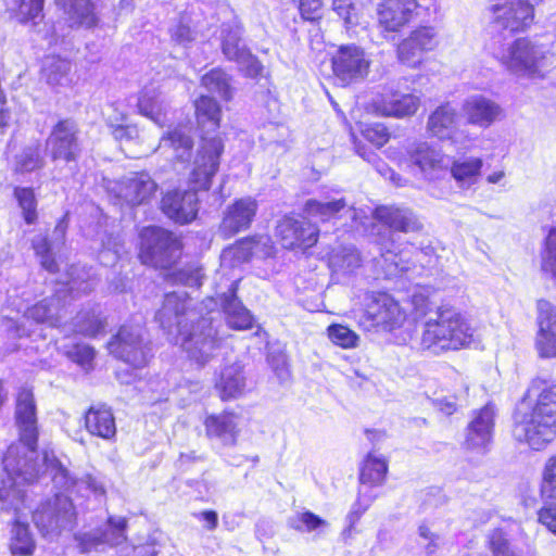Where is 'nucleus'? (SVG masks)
<instances>
[{"instance_id": "21", "label": "nucleus", "mask_w": 556, "mask_h": 556, "mask_svg": "<svg viewBox=\"0 0 556 556\" xmlns=\"http://www.w3.org/2000/svg\"><path fill=\"white\" fill-rule=\"evenodd\" d=\"M403 161L407 167L424 174L443 170L446 166V155L434 144L416 140L405 148Z\"/></svg>"}, {"instance_id": "1", "label": "nucleus", "mask_w": 556, "mask_h": 556, "mask_svg": "<svg viewBox=\"0 0 556 556\" xmlns=\"http://www.w3.org/2000/svg\"><path fill=\"white\" fill-rule=\"evenodd\" d=\"M520 403L525 409L513 414V439L532 451L545 450L556 439V383L532 379Z\"/></svg>"}, {"instance_id": "60", "label": "nucleus", "mask_w": 556, "mask_h": 556, "mask_svg": "<svg viewBox=\"0 0 556 556\" xmlns=\"http://www.w3.org/2000/svg\"><path fill=\"white\" fill-rule=\"evenodd\" d=\"M493 556H509V544L502 530H494L488 542Z\"/></svg>"}, {"instance_id": "31", "label": "nucleus", "mask_w": 556, "mask_h": 556, "mask_svg": "<svg viewBox=\"0 0 556 556\" xmlns=\"http://www.w3.org/2000/svg\"><path fill=\"white\" fill-rule=\"evenodd\" d=\"M463 112L467 124L488 128L500 116L501 108L483 96H473L464 102Z\"/></svg>"}, {"instance_id": "39", "label": "nucleus", "mask_w": 556, "mask_h": 556, "mask_svg": "<svg viewBox=\"0 0 556 556\" xmlns=\"http://www.w3.org/2000/svg\"><path fill=\"white\" fill-rule=\"evenodd\" d=\"M13 198L21 210V216L26 225H35L39 220L38 200L36 191L29 186H15Z\"/></svg>"}, {"instance_id": "17", "label": "nucleus", "mask_w": 556, "mask_h": 556, "mask_svg": "<svg viewBox=\"0 0 556 556\" xmlns=\"http://www.w3.org/2000/svg\"><path fill=\"white\" fill-rule=\"evenodd\" d=\"M417 0H381L377 5V23L383 33L402 31L418 15Z\"/></svg>"}, {"instance_id": "18", "label": "nucleus", "mask_w": 556, "mask_h": 556, "mask_svg": "<svg viewBox=\"0 0 556 556\" xmlns=\"http://www.w3.org/2000/svg\"><path fill=\"white\" fill-rule=\"evenodd\" d=\"M539 494L542 506L536 511L538 522L556 535V454L544 464Z\"/></svg>"}, {"instance_id": "37", "label": "nucleus", "mask_w": 556, "mask_h": 556, "mask_svg": "<svg viewBox=\"0 0 556 556\" xmlns=\"http://www.w3.org/2000/svg\"><path fill=\"white\" fill-rule=\"evenodd\" d=\"M194 118L200 128L218 129L222 126L223 109L219 102L210 94H200L193 101Z\"/></svg>"}, {"instance_id": "11", "label": "nucleus", "mask_w": 556, "mask_h": 556, "mask_svg": "<svg viewBox=\"0 0 556 556\" xmlns=\"http://www.w3.org/2000/svg\"><path fill=\"white\" fill-rule=\"evenodd\" d=\"M275 235L282 248L289 251H306L315 247L319 240L317 225L291 215H285L278 220Z\"/></svg>"}, {"instance_id": "38", "label": "nucleus", "mask_w": 556, "mask_h": 556, "mask_svg": "<svg viewBox=\"0 0 556 556\" xmlns=\"http://www.w3.org/2000/svg\"><path fill=\"white\" fill-rule=\"evenodd\" d=\"M47 0H14L12 15L23 26H38L46 17Z\"/></svg>"}, {"instance_id": "49", "label": "nucleus", "mask_w": 556, "mask_h": 556, "mask_svg": "<svg viewBox=\"0 0 556 556\" xmlns=\"http://www.w3.org/2000/svg\"><path fill=\"white\" fill-rule=\"evenodd\" d=\"M328 339L337 346L350 350L355 349L359 342V336L350 327L333 323L327 327Z\"/></svg>"}, {"instance_id": "56", "label": "nucleus", "mask_w": 556, "mask_h": 556, "mask_svg": "<svg viewBox=\"0 0 556 556\" xmlns=\"http://www.w3.org/2000/svg\"><path fill=\"white\" fill-rule=\"evenodd\" d=\"M163 273L164 279L173 285L187 286L192 281L200 283L199 269L197 268H176L175 266L173 269L164 270Z\"/></svg>"}, {"instance_id": "22", "label": "nucleus", "mask_w": 556, "mask_h": 556, "mask_svg": "<svg viewBox=\"0 0 556 556\" xmlns=\"http://www.w3.org/2000/svg\"><path fill=\"white\" fill-rule=\"evenodd\" d=\"M83 427L93 438L114 442L117 435L116 418L113 408L106 403L97 402L83 414Z\"/></svg>"}, {"instance_id": "25", "label": "nucleus", "mask_w": 556, "mask_h": 556, "mask_svg": "<svg viewBox=\"0 0 556 556\" xmlns=\"http://www.w3.org/2000/svg\"><path fill=\"white\" fill-rule=\"evenodd\" d=\"M538 326L535 346L541 357H556V308L547 301L538 302Z\"/></svg>"}, {"instance_id": "3", "label": "nucleus", "mask_w": 556, "mask_h": 556, "mask_svg": "<svg viewBox=\"0 0 556 556\" xmlns=\"http://www.w3.org/2000/svg\"><path fill=\"white\" fill-rule=\"evenodd\" d=\"M473 341L470 325L451 307H439L437 317L426 321L420 344L424 350L440 354L465 349Z\"/></svg>"}, {"instance_id": "28", "label": "nucleus", "mask_w": 556, "mask_h": 556, "mask_svg": "<svg viewBox=\"0 0 556 556\" xmlns=\"http://www.w3.org/2000/svg\"><path fill=\"white\" fill-rule=\"evenodd\" d=\"M374 111L381 116L397 118L414 115L419 108V99L410 93L387 90L372 102Z\"/></svg>"}, {"instance_id": "27", "label": "nucleus", "mask_w": 556, "mask_h": 556, "mask_svg": "<svg viewBox=\"0 0 556 556\" xmlns=\"http://www.w3.org/2000/svg\"><path fill=\"white\" fill-rule=\"evenodd\" d=\"M72 28L93 29L100 25L94 0H53Z\"/></svg>"}, {"instance_id": "59", "label": "nucleus", "mask_w": 556, "mask_h": 556, "mask_svg": "<svg viewBox=\"0 0 556 556\" xmlns=\"http://www.w3.org/2000/svg\"><path fill=\"white\" fill-rule=\"evenodd\" d=\"M77 546L81 553H90L98 546L105 544L106 538L100 531L98 533H83L76 536Z\"/></svg>"}, {"instance_id": "36", "label": "nucleus", "mask_w": 556, "mask_h": 556, "mask_svg": "<svg viewBox=\"0 0 556 556\" xmlns=\"http://www.w3.org/2000/svg\"><path fill=\"white\" fill-rule=\"evenodd\" d=\"M37 544L27 522L14 519L11 521L8 549L13 556H33Z\"/></svg>"}, {"instance_id": "2", "label": "nucleus", "mask_w": 556, "mask_h": 556, "mask_svg": "<svg viewBox=\"0 0 556 556\" xmlns=\"http://www.w3.org/2000/svg\"><path fill=\"white\" fill-rule=\"evenodd\" d=\"M190 302L191 299L186 292L165 293L163 303L155 314V320L164 330L170 331L175 327L190 358L204 365L211 359L212 352L219 346V342L211 319L200 317L188 327L186 317L193 312Z\"/></svg>"}, {"instance_id": "7", "label": "nucleus", "mask_w": 556, "mask_h": 556, "mask_svg": "<svg viewBox=\"0 0 556 556\" xmlns=\"http://www.w3.org/2000/svg\"><path fill=\"white\" fill-rule=\"evenodd\" d=\"M45 143L47 155L53 164H77L81 157L80 129L73 118H59L51 126Z\"/></svg>"}, {"instance_id": "10", "label": "nucleus", "mask_w": 556, "mask_h": 556, "mask_svg": "<svg viewBox=\"0 0 556 556\" xmlns=\"http://www.w3.org/2000/svg\"><path fill=\"white\" fill-rule=\"evenodd\" d=\"M406 313L388 292L376 291L366 296L362 323L368 328L393 331L403 326Z\"/></svg>"}, {"instance_id": "32", "label": "nucleus", "mask_w": 556, "mask_h": 556, "mask_svg": "<svg viewBox=\"0 0 556 556\" xmlns=\"http://www.w3.org/2000/svg\"><path fill=\"white\" fill-rule=\"evenodd\" d=\"M222 307L228 328L237 331H244L253 328L255 323L254 316L237 296L236 287H233L229 294L225 296Z\"/></svg>"}, {"instance_id": "29", "label": "nucleus", "mask_w": 556, "mask_h": 556, "mask_svg": "<svg viewBox=\"0 0 556 556\" xmlns=\"http://www.w3.org/2000/svg\"><path fill=\"white\" fill-rule=\"evenodd\" d=\"M232 256L239 263H249L254 257L263 260L275 257L276 248L269 236L249 235L233 242Z\"/></svg>"}, {"instance_id": "45", "label": "nucleus", "mask_w": 556, "mask_h": 556, "mask_svg": "<svg viewBox=\"0 0 556 556\" xmlns=\"http://www.w3.org/2000/svg\"><path fill=\"white\" fill-rule=\"evenodd\" d=\"M345 206L346 201L343 198L330 202H320L315 199H309L305 202L304 210L307 214L318 217L321 223H327L337 218Z\"/></svg>"}, {"instance_id": "33", "label": "nucleus", "mask_w": 556, "mask_h": 556, "mask_svg": "<svg viewBox=\"0 0 556 556\" xmlns=\"http://www.w3.org/2000/svg\"><path fill=\"white\" fill-rule=\"evenodd\" d=\"M391 138L389 129L381 123L365 124L359 128V134L353 136L356 152L364 159L369 160L372 154L368 148L380 149Z\"/></svg>"}, {"instance_id": "23", "label": "nucleus", "mask_w": 556, "mask_h": 556, "mask_svg": "<svg viewBox=\"0 0 556 556\" xmlns=\"http://www.w3.org/2000/svg\"><path fill=\"white\" fill-rule=\"evenodd\" d=\"M493 429L494 410L485 405L473 413V418L466 428L463 447L469 452H486L492 442Z\"/></svg>"}, {"instance_id": "12", "label": "nucleus", "mask_w": 556, "mask_h": 556, "mask_svg": "<svg viewBox=\"0 0 556 556\" xmlns=\"http://www.w3.org/2000/svg\"><path fill=\"white\" fill-rule=\"evenodd\" d=\"M75 518L76 511L72 500L62 495L41 502L31 513L33 522L43 536Z\"/></svg>"}, {"instance_id": "19", "label": "nucleus", "mask_w": 556, "mask_h": 556, "mask_svg": "<svg viewBox=\"0 0 556 556\" xmlns=\"http://www.w3.org/2000/svg\"><path fill=\"white\" fill-rule=\"evenodd\" d=\"M257 201L251 197L235 199L224 212L219 224L222 236L229 239L250 229L257 214Z\"/></svg>"}, {"instance_id": "34", "label": "nucleus", "mask_w": 556, "mask_h": 556, "mask_svg": "<svg viewBox=\"0 0 556 556\" xmlns=\"http://www.w3.org/2000/svg\"><path fill=\"white\" fill-rule=\"evenodd\" d=\"M245 377L241 366L231 364L223 368L215 389L223 402L240 397L243 394Z\"/></svg>"}, {"instance_id": "63", "label": "nucleus", "mask_w": 556, "mask_h": 556, "mask_svg": "<svg viewBox=\"0 0 556 556\" xmlns=\"http://www.w3.org/2000/svg\"><path fill=\"white\" fill-rule=\"evenodd\" d=\"M170 36L175 41H177L179 43L185 42V41H190L191 40V30L188 26L180 24L172 30Z\"/></svg>"}, {"instance_id": "5", "label": "nucleus", "mask_w": 556, "mask_h": 556, "mask_svg": "<svg viewBox=\"0 0 556 556\" xmlns=\"http://www.w3.org/2000/svg\"><path fill=\"white\" fill-rule=\"evenodd\" d=\"M224 151L225 144L220 136L201 138L187 178L188 188L192 193L206 192L211 189L219 170Z\"/></svg>"}, {"instance_id": "40", "label": "nucleus", "mask_w": 556, "mask_h": 556, "mask_svg": "<svg viewBox=\"0 0 556 556\" xmlns=\"http://www.w3.org/2000/svg\"><path fill=\"white\" fill-rule=\"evenodd\" d=\"M200 84L206 90L217 92L222 100L226 102L233 98L231 77L219 66L204 73L200 78Z\"/></svg>"}, {"instance_id": "53", "label": "nucleus", "mask_w": 556, "mask_h": 556, "mask_svg": "<svg viewBox=\"0 0 556 556\" xmlns=\"http://www.w3.org/2000/svg\"><path fill=\"white\" fill-rule=\"evenodd\" d=\"M326 525L327 521L325 519L311 510L301 511L290 520V527L299 532H311L318 528L325 527Z\"/></svg>"}, {"instance_id": "42", "label": "nucleus", "mask_w": 556, "mask_h": 556, "mask_svg": "<svg viewBox=\"0 0 556 556\" xmlns=\"http://www.w3.org/2000/svg\"><path fill=\"white\" fill-rule=\"evenodd\" d=\"M160 142L165 143L167 148L175 152L174 161L176 162L185 161L179 152L186 153L187 156H190L194 148V140L192 136L182 130L180 126L165 131L161 136Z\"/></svg>"}, {"instance_id": "14", "label": "nucleus", "mask_w": 556, "mask_h": 556, "mask_svg": "<svg viewBox=\"0 0 556 556\" xmlns=\"http://www.w3.org/2000/svg\"><path fill=\"white\" fill-rule=\"evenodd\" d=\"M15 424L20 430L23 444L30 451H36L38 444L37 405L30 387H21L15 394Z\"/></svg>"}, {"instance_id": "54", "label": "nucleus", "mask_w": 556, "mask_h": 556, "mask_svg": "<svg viewBox=\"0 0 556 556\" xmlns=\"http://www.w3.org/2000/svg\"><path fill=\"white\" fill-rule=\"evenodd\" d=\"M43 76L49 85L58 86L62 79L67 77L71 72L70 62L60 56L53 58V61L43 70Z\"/></svg>"}, {"instance_id": "13", "label": "nucleus", "mask_w": 556, "mask_h": 556, "mask_svg": "<svg viewBox=\"0 0 556 556\" xmlns=\"http://www.w3.org/2000/svg\"><path fill=\"white\" fill-rule=\"evenodd\" d=\"M369 65L365 51L354 43L340 46L331 56L332 74L344 86L367 76Z\"/></svg>"}, {"instance_id": "15", "label": "nucleus", "mask_w": 556, "mask_h": 556, "mask_svg": "<svg viewBox=\"0 0 556 556\" xmlns=\"http://www.w3.org/2000/svg\"><path fill=\"white\" fill-rule=\"evenodd\" d=\"M109 352L116 358L135 368L147 365V345L139 333L128 325L118 327L115 334L106 343Z\"/></svg>"}, {"instance_id": "16", "label": "nucleus", "mask_w": 556, "mask_h": 556, "mask_svg": "<svg viewBox=\"0 0 556 556\" xmlns=\"http://www.w3.org/2000/svg\"><path fill=\"white\" fill-rule=\"evenodd\" d=\"M157 190V184L148 172H134L117 182L116 198L126 206L135 208L149 205L155 199Z\"/></svg>"}, {"instance_id": "26", "label": "nucleus", "mask_w": 556, "mask_h": 556, "mask_svg": "<svg viewBox=\"0 0 556 556\" xmlns=\"http://www.w3.org/2000/svg\"><path fill=\"white\" fill-rule=\"evenodd\" d=\"M371 216L378 225L391 232L408 233L421 229L420 223L412 211L396 205H377Z\"/></svg>"}, {"instance_id": "57", "label": "nucleus", "mask_w": 556, "mask_h": 556, "mask_svg": "<svg viewBox=\"0 0 556 556\" xmlns=\"http://www.w3.org/2000/svg\"><path fill=\"white\" fill-rule=\"evenodd\" d=\"M542 270L556 277V228H552L545 239V255L542 261Z\"/></svg>"}, {"instance_id": "51", "label": "nucleus", "mask_w": 556, "mask_h": 556, "mask_svg": "<svg viewBox=\"0 0 556 556\" xmlns=\"http://www.w3.org/2000/svg\"><path fill=\"white\" fill-rule=\"evenodd\" d=\"M108 530H100L105 535V544L109 546H118L127 542L128 520L125 517L116 518L109 516L106 518Z\"/></svg>"}, {"instance_id": "20", "label": "nucleus", "mask_w": 556, "mask_h": 556, "mask_svg": "<svg viewBox=\"0 0 556 556\" xmlns=\"http://www.w3.org/2000/svg\"><path fill=\"white\" fill-rule=\"evenodd\" d=\"M198 193H192L190 189L168 190L161 200V211L163 214L178 225H189L199 213Z\"/></svg>"}, {"instance_id": "9", "label": "nucleus", "mask_w": 556, "mask_h": 556, "mask_svg": "<svg viewBox=\"0 0 556 556\" xmlns=\"http://www.w3.org/2000/svg\"><path fill=\"white\" fill-rule=\"evenodd\" d=\"M440 41V33L434 25H417L395 45L396 59L408 67H418L439 47Z\"/></svg>"}, {"instance_id": "61", "label": "nucleus", "mask_w": 556, "mask_h": 556, "mask_svg": "<svg viewBox=\"0 0 556 556\" xmlns=\"http://www.w3.org/2000/svg\"><path fill=\"white\" fill-rule=\"evenodd\" d=\"M27 317L37 324H42L51 318V304L48 300H41L27 308Z\"/></svg>"}, {"instance_id": "6", "label": "nucleus", "mask_w": 556, "mask_h": 556, "mask_svg": "<svg viewBox=\"0 0 556 556\" xmlns=\"http://www.w3.org/2000/svg\"><path fill=\"white\" fill-rule=\"evenodd\" d=\"M486 12L490 26L510 35L527 31L535 20V8L531 0H491Z\"/></svg>"}, {"instance_id": "55", "label": "nucleus", "mask_w": 556, "mask_h": 556, "mask_svg": "<svg viewBox=\"0 0 556 556\" xmlns=\"http://www.w3.org/2000/svg\"><path fill=\"white\" fill-rule=\"evenodd\" d=\"M369 504H364L357 498L353 504L352 509L346 516L348 525L342 530V539L346 542L357 532L356 526L359 522L363 515L368 510Z\"/></svg>"}, {"instance_id": "8", "label": "nucleus", "mask_w": 556, "mask_h": 556, "mask_svg": "<svg viewBox=\"0 0 556 556\" xmlns=\"http://www.w3.org/2000/svg\"><path fill=\"white\" fill-rule=\"evenodd\" d=\"M546 54L544 47L530 37H518L511 41L507 53L498 58V62L510 72L542 78Z\"/></svg>"}, {"instance_id": "47", "label": "nucleus", "mask_w": 556, "mask_h": 556, "mask_svg": "<svg viewBox=\"0 0 556 556\" xmlns=\"http://www.w3.org/2000/svg\"><path fill=\"white\" fill-rule=\"evenodd\" d=\"M483 161L480 157L454 161L451 165L452 177L457 182H473L480 175Z\"/></svg>"}, {"instance_id": "4", "label": "nucleus", "mask_w": 556, "mask_h": 556, "mask_svg": "<svg viewBox=\"0 0 556 556\" xmlns=\"http://www.w3.org/2000/svg\"><path fill=\"white\" fill-rule=\"evenodd\" d=\"M184 237L157 225L142 227L138 232L137 257L155 270L173 269L182 258Z\"/></svg>"}, {"instance_id": "48", "label": "nucleus", "mask_w": 556, "mask_h": 556, "mask_svg": "<svg viewBox=\"0 0 556 556\" xmlns=\"http://www.w3.org/2000/svg\"><path fill=\"white\" fill-rule=\"evenodd\" d=\"M298 9L301 20L312 25H319L327 11L325 0H291Z\"/></svg>"}, {"instance_id": "35", "label": "nucleus", "mask_w": 556, "mask_h": 556, "mask_svg": "<svg viewBox=\"0 0 556 556\" xmlns=\"http://www.w3.org/2000/svg\"><path fill=\"white\" fill-rule=\"evenodd\" d=\"M389 462L386 457L367 453L362 459L358 468V481L361 484L370 488L380 486L387 481Z\"/></svg>"}, {"instance_id": "62", "label": "nucleus", "mask_w": 556, "mask_h": 556, "mask_svg": "<svg viewBox=\"0 0 556 556\" xmlns=\"http://www.w3.org/2000/svg\"><path fill=\"white\" fill-rule=\"evenodd\" d=\"M197 519L204 522V528L208 531H213L218 526V515L213 509H206L193 515Z\"/></svg>"}, {"instance_id": "52", "label": "nucleus", "mask_w": 556, "mask_h": 556, "mask_svg": "<svg viewBox=\"0 0 556 556\" xmlns=\"http://www.w3.org/2000/svg\"><path fill=\"white\" fill-rule=\"evenodd\" d=\"M126 121V113H121L119 118L116 121H106V126L109 127L111 135L117 141H129L138 137L137 126L134 124H127L125 123Z\"/></svg>"}, {"instance_id": "30", "label": "nucleus", "mask_w": 556, "mask_h": 556, "mask_svg": "<svg viewBox=\"0 0 556 556\" xmlns=\"http://www.w3.org/2000/svg\"><path fill=\"white\" fill-rule=\"evenodd\" d=\"M237 414L232 410H223L210 414L203 420L205 435L208 439H219L225 444L235 445L239 435Z\"/></svg>"}, {"instance_id": "24", "label": "nucleus", "mask_w": 556, "mask_h": 556, "mask_svg": "<svg viewBox=\"0 0 556 556\" xmlns=\"http://www.w3.org/2000/svg\"><path fill=\"white\" fill-rule=\"evenodd\" d=\"M459 112L450 101L435 106L427 117L426 130L430 138L439 141H456Z\"/></svg>"}, {"instance_id": "58", "label": "nucleus", "mask_w": 556, "mask_h": 556, "mask_svg": "<svg viewBox=\"0 0 556 556\" xmlns=\"http://www.w3.org/2000/svg\"><path fill=\"white\" fill-rule=\"evenodd\" d=\"M67 357L81 367L91 366L96 356V351L91 345L75 343L66 352Z\"/></svg>"}, {"instance_id": "41", "label": "nucleus", "mask_w": 556, "mask_h": 556, "mask_svg": "<svg viewBox=\"0 0 556 556\" xmlns=\"http://www.w3.org/2000/svg\"><path fill=\"white\" fill-rule=\"evenodd\" d=\"M46 167V160L39 144L29 146L15 156L13 173L15 175H27L40 172Z\"/></svg>"}, {"instance_id": "46", "label": "nucleus", "mask_w": 556, "mask_h": 556, "mask_svg": "<svg viewBox=\"0 0 556 556\" xmlns=\"http://www.w3.org/2000/svg\"><path fill=\"white\" fill-rule=\"evenodd\" d=\"M31 249L39 258V264L42 269L52 275L60 273L58 257L53 252L51 240L47 236L34 240L31 242Z\"/></svg>"}, {"instance_id": "64", "label": "nucleus", "mask_w": 556, "mask_h": 556, "mask_svg": "<svg viewBox=\"0 0 556 556\" xmlns=\"http://www.w3.org/2000/svg\"><path fill=\"white\" fill-rule=\"evenodd\" d=\"M435 405L441 413L447 416L453 415L457 410L456 401L447 397L438 400Z\"/></svg>"}, {"instance_id": "44", "label": "nucleus", "mask_w": 556, "mask_h": 556, "mask_svg": "<svg viewBox=\"0 0 556 556\" xmlns=\"http://www.w3.org/2000/svg\"><path fill=\"white\" fill-rule=\"evenodd\" d=\"M223 54L228 61L237 63H251L256 65V73L261 71V65L257 59L251 53V51L240 45V38L236 35H227L220 43Z\"/></svg>"}, {"instance_id": "50", "label": "nucleus", "mask_w": 556, "mask_h": 556, "mask_svg": "<svg viewBox=\"0 0 556 556\" xmlns=\"http://www.w3.org/2000/svg\"><path fill=\"white\" fill-rule=\"evenodd\" d=\"M78 332L87 338H97L105 332L106 319L94 311H87L78 319Z\"/></svg>"}, {"instance_id": "43", "label": "nucleus", "mask_w": 556, "mask_h": 556, "mask_svg": "<svg viewBox=\"0 0 556 556\" xmlns=\"http://www.w3.org/2000/svg\"><path fill=\"white\" fill-rule=\"evenodd\" d=\"M137 110L140 115L149 118L157 127H165L167 114L156 94L151 92L140 93L137 101Z\"/></svg>"}]
</instances>
